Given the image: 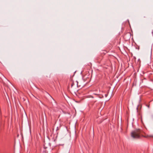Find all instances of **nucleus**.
Masks as SVG:
<instances>
[{"mask_svg":"<svg viewBox=\"0 0 153 153\" xmlns=\"http://www.w3.org/2000/svg\"><path fill=\"white\" fill-rule=\"evenodd\" d=\"M108 95V94H105V97H107V96Z\"/></svg>","mask_w":153,"mask_h":153,"instance_id":"2","label":"nucleus"},{"mask_svg":"<svg viewBox=\"0 0 153 153\" xmlns=\"http://www.w3.org/2000/svg\"><path fill=\"white\" fill-rule=\"evenodd\" d=\"M142 131L140 129H137L131 133V136L133 138H139L141 136Z\"/></svg>","mask_w":153,"mask_h":153,"instance_id":"1","label":"nucleus"}]
</instances>
